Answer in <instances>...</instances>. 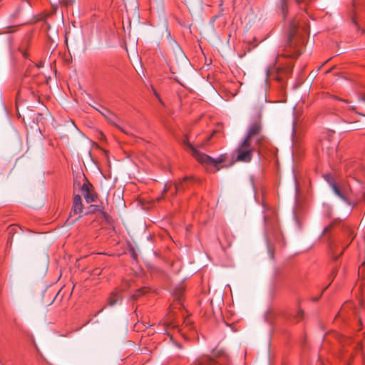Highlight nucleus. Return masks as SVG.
Instances as JSON below:
<instances>
[{
	"label": "nucleus",
	"instance_id": "nucleus-1",
	"mask_svg": "<svg viewBox=\"0 0 365 365\" xmlns=\"http://www.w3.org/2000/svg\"><path fill=\"white\" fill-rule=\"evenodd\" d=\"M305 36L302 34L294 24H292L284 44L281 46L278 56L297 58L305 44Z\"/></svg>",
	"mask_w": 365,
	"mask_h": 365
},
{
	"label": "nucleus",
	"instance_id": "nucleus-2",
	"mask_svg": "<svg viewBox=\"0 0 365 365\" xmlns=\"http://www.w3.org/2000/svg\"><path fill=\"white\" fill-rule=\"evenodd\" d=\"M255 150V146L252 144V140L244 138L233 150L232 155L236 161L247 163L252 160Z\"/></svg>",
	"mask_w": 365,
	"mask_h": 365
},
{
	"label": "nucleus",
	"instance_id": "nucleus-3",
	"mask_svg": "<svg viewBox=\"0 0 365 365\" xmlns=\"http://www.w3.org/2000/svg\"><path fill=\"white\" fill-rule=\"evenodd\" d=\"M185 149L188 150L192 155L196 159V160L200 164L212 165L217 166L221 163L222 160L221 159H213L210 156L200 152L195 147H194L190 142L188 137L186 135L182 141Z\"/></svg>",
	"mask_w": 365,
	"mask_h": 365
},
{
	"label": "nucleus",
	"instance_id": "nucleus-4",
	"mask_svg": "<svg viewBox=\"0 0 365 365\" xmlns=\"http://www.w3.org/2000/svg\"><path fill=\"white\" fill-rule=\"evenodd\" d=\"M324 178L329 183L334 194L345 202L349 203L348 190L344 187H339L331 174L324 175Z\"/></svg>",
	"mask_w": 365,
	"mask_h": 365
},
{
	"label": "nucleus",
	"instance_id": "nucleus-5",
	"mask_svg": "<svg viewBox=\"0 0 365 365\" xmlns=\"http://www.w3.org/2000/svg\"><path fill=\"white\" fill-rule=\"evenodd\" d=\"M83 182L79 187L80 191L87 203L96 202L98 195L94 191L93 185L86 178H83Z\"/></svg>",
	"mask_w": 365,
	"mask_h": 365
},
{
	"label": "nucleus",
	"instance_id": "nucleus-6",
	"mask_svg": "<svg viewBox=\"0 0 365 365\" xmlns=\"http://www.w3.org/2000/svg\"><path fill=\"white\" fill-rule=\"evenodd\" d=\"M320 144L322 150L328 156L333 157L336 153L337 142L331 140L329 137H324L321 139Z\"/></svg>",
	"mask_w": 365,
	"mask_h": 365
},
{
	"label": "nucleus",
	"instance_id": "nucleus-7",
	"mask_svg": "<svg viewBox=\"0 0 365 365\" xmlns=\"http://www.w3.org/2000/svg\"><path fill=\"white\" fill-rule=\"evenodd\" d=\"M100 113L104 116V118L108 120L109 123L116 127L123 133H125L127 135L130 134L128 131H127L118 124L119 120L118 118L114 113H111L110 111L106 108H103V111H100Z\"/></svg>",
	"mask_w": 365,
	"mask_h": 365
},
{
	"label": "nucleus",
	"instance_id": "nucleus-8",
	"mask_svg": "<svg viewBox=\"0 0 365 365\" xmlns=\"http://www.w3.org/2000/svg\"><path fill=\"white\" fill-rule=\"evenodd\" d=\"M262 129V128L260 119L255 120L250 125L245 138L248 139L249 140H252L253 137L260 134Z\"/></svg>",
	"mask_w": 365,
	"mask_h": 365
},
{
	"label": "nucleus",
	"instance_id": "nucleus-9",
	"mask_svg": "<svg viewBox=\"0 0 365 365\" xmlns=\"http://www.w3.org/2000/svg\"><path fill=\"white\" fill-rule=\"evenodd\" d=\"M83 209V205L82 203L81 196L78 194H74L70 217H71L73 215H80L82 212Z\"/></svg>",
	"mask_w": 365,
	"mask_h": 365
},
{
	"label": "nucleus",
	"instance_id": "nucleus-10",
	"mask_svg": "<svg viewBox=\"0 0 365 365\" xmlns=\"http://www.w3.org/2000/svg\"><path fill=\"white\" fill-rule=\"evenodd\" d=\"M211 357L214 358L215 361H217V359L224 360L225 361L229 360V356L225 351V350L217 347L215 348L212 350V355L211 356Z\"/></svg>",
	"mask_w": 365,
	"mask_h": 365
},
{
	"label": "nucleus",
	"instance_id": "nucleus-11",
	"mask_svg": "<svg viewBox=\"0 0 365 365\" xmlns=\"http://www.w3.org/2000/svg\"><path fill=\"white\" fill-rule=\"evenodd\" d=\"M120 299H121V297L120 296L119 293L118 292L115 291L110 294V295L108 299V304L110 306H114Z\"/></svg>",
	"mask_w": 365,
	"mask_h": 365
},
{
	"label": "nucleus",
	"instance_id": "nucleus-12",
	"mask_svg": "<svg viewBox=\"0 0 365 365\" xmlns=\"http://www.w3.org/2000/svg\"><path fill=\"white\" fill-rule=\"evenodd\" d=\"M277 75L276 76V79L277 81H282L283 78L282 75L284 73L285 75H288L291 72L290 68H277Z\"/></svg>",
	"mask_w": 365,
	"mask_h": 365
},
{
	"label": "nucleus",
	"instance_id": "nucleus-13",
	"mask_svg": "<svg viewBox=\"0 0 365 365\" xmlns=\"http://www.w3.org/2000/svg\"><path fill=\"white\" fill-rule=\"evenodd\" d=\"M190 178H185L180 183L175 185V193L176 194H178L181 190H184L185 188V185H186L187 181Z\"/></svg>",
	"mask_w": 365,
	"mask_h": 365
},
{
	"label": "nucleus",
	"instance_id": "nucleus-14",
	"mask_svg": "<svg viewBox=\"0 0 365 365\" xmlns=\"http://www.w3.org/2000/svg\"><path fill=\"white\" fill-rule=\"evenodd\" d=\"M339 223V221L335 220L332 221L329 225L326 226L322 232L323 235H326L330 232L333 227Z\"/></svg>",
	"mask_w": 365,
	"mask_h": 365
},
{
	"label": "nucleus",
	"instance_id": "nucleus-15",
	"mask_svg": "<svg viewBox=\"0 0 365 365\" xmlns=\"http://www.w3.org/2000/svg\"><path fill=\"white\" fill-rule=\"evenodd\" d=\"M280 1V8L283 14V16L285 17L288 12V1L287 0H279Z\"/></svg>",
	"mask_w": 365,
	"mask_h": 365
},
{
	"label": "nucleus",
	"instance_id": "nucleus-16",
	"mask_svg": "<svg viewBox=\"0 0 365 365\" xmlns=\"http://www.w3.org/2000/svg\"><path fill=\"white\" fill-rule=\"evenodd\" d=\"M147 292H148L147 287H143V288L139 289L136 290L135 292L132 295V298L133 299H137L140 296L145 294Z\"/></svg>",
	"mask_w": 365,
	"mask_h": 365
},
{
	"label": "nucleus",
	"instance_id": "nucleus-17",
	"mask_svg": "<svg viewBox=\"0 0 365 365\" xmlns=\"http://www.w3.org/2000/svg\"><path fill=\"white\" fill-rule=\"evenodd\" d=\"M313 0H296V3L299 5L300 7H306L307 5H309Z\"/></svg>",
	"mask_w": 365,
	"mask_h": 365
},
{
	"label": "nucleus",
	"instance_id": "nucleus-18",
	"mask_svg": "<svg viewBox=\"0 0 365 365\" xmlns=\"http://www.w3.org/2000/svg\"><path fill=\"white\" fill-rule=\"evenodd\" d=\"M257 136V139L255 140V144L258 145H262L265 141V137L262 135L259 134Z\"/></svg>",
	"mask_w": 365,
	"mask_h": 365
},
{
	"label": "nucleus",
	"instance_id": "nucleus-19",
	"mask_svg": "<svg viewBox=\"0 0 365 365\" xmlns=\"http://www.w3.org/2000/svg\"><path fill=\"white\" fill-rule=\"evenodd\" d=\"M304 317V312L302 309H299L295 315V318L297 322L302 320Z\"/></svg>",
	"mask_w": 365,
	"mask_h": 365
},
{
	"label": "nucleus",
	"instance_id": "nucleus-20",
	"mask_svg": "<svg viewBox=\"0 0 365 365\" xmlns=\"http://www.w3.org/2000/svg\"><path fill=\"white\" fill-rule=\"evenodd\" d=\"M350 168H351L350 165H349V164H346V169L347 172H349V176L353 175V178H354L357 179L358 176H357V175H356V174L352 173V172H351V171H349V170Z\"/></svg>",
	"mask_w": 365,
	"mask_h": 365
},
{
	"label": "nucleus",
	"instance_id": "nucleus-21",
	"mask_svg": "<svg viewBox=\"0 0 365 365\" xmlns=\"http://www.w3.org/2000/svg\"><path fill=\"white\" fill-rule=\"evenodd\" d=\"M169 189H170V186H168V185H165V188L163 192V195H162V197H158L157 199L158 201L160 200L161 199H163L164 197L165 194L168 191Z\"/></svg>",
	"mask_w": 365,
	"mask_h": 365
},
{
	"label": "nucleus",
	"instance_id": "nucleus-22",
	"mask_svg": "<svg viewBox=\"0 0 365 365\" xmlns=\"http://www.w3.org/2000/svg\"><path fill=\"white\" fill-rule=\"evenodd\" d=\"M336 275V269H333L330 274V276L329 277L331 278V279H333L335 276Z\"/></svg>",
	"mask_w": 365,
	"mask_h": 365
},
{
	"label": "nucleus",
	"instance_id": "nucleus-23",
	"mask_svg": "<svg viewBox=\"0 0 365 365\" xmlns=\"http://www.w3.org/2000/svg\"><path fill=\"white\" fill-rule=\"evenodd\" d=\"M347 110L356 111V107L354 106H349Z\"/></svg>",
	"mask_w": 365,
	"mask_h": 365
},
{
	"label": "nucleus",
	"instance_id": "nucleus-24",
	"mask_svg": "<svg viewBox=\"0 0 365 365\" xmlns=\"http://www.w3.org/2000/svg\"><path fill=\"white\" fill-rule=\"evenodd\" d=\"M359 101H363L365 103V93L363 95H361L359 98Z\"/></svg>",
	"mask_w": 365,
	"mask_h": 365
},
{
	"label": "nucleus",
	"instance_id": "nucleus-25",
	"mask_svg": "<svg viewBox=\"0 0 365 365\" xmlns=\"http://www.w3.org/2000/svg\"><path fill=\"white\" fill-rule=\"evenodd\" d=\"M174 344L178 348V349H182V346L180 344L178 343V342H173Z\"/></svg>",
	"mask_w": 365,
	"mask_h": 365
},
{
	"label": "nucleus",
	"instance_id": "nucleus-26",
	"mask_svg": "<svg viewBox=\"0 0 365 365\" xmlns=\"http://www.w3.org/2000/svg\"><path fill=\"white\" fill-rule=\"evenodd\" d=\"M267 76H271V70L269 68L267 69Z\"/></svg>",
	"mask_w": 365,
	"mask_h": 365
},
{
	"label": "nucleus",
	"instance_id": "nucleus-27",
	"mask_svg": "<svg viewBox=\"0 0 365 365\" xmlns=\"http://www.w3.org/2000/svg\"><path fill=\"white\" fill-rule=\"evenodd\" d=\"M43 63L42 62H40L36 66H37L38 68H41V67H43Z\"/></svg>",
	"mask_w": 365,
	"mask_h": 365
},
{
	"label": "nucleus",
	"instance_id": "nucleus-28",
	"mask_svg": "<svg viewBox=\"0 0 365 365\" xmlns=\"http://www.w3.org/2000/svg\"><path fill=\"white\" fill-rule=\"evenodd\" d=\"M337 100H339L340 101H342V102H344L346 103H349V102L346 100H344V99H341V98H337Z\"/></svg>",
	"mask_w": 365,
	"mask_h": 365
},
{
	"label": "nucleus",
	"instance_id": "nucleus-29",
	"mask_svg": "<svg viewBox=\"0 0 365 365\" xmlns=\"http://www.w3.org/2000/svg\"><path fill=\"white\" fill-rule=\"evenodd\" d=\"M210 138H211V136L207 138L205 143H207L210 140Z\"/></svg>",
	"mask_w": 365,
	"mask_h": 365
},
{
	"label": "nucleus",
	"instance_id": "nucleus-30",
	"mask_svg": "<svg viewBox=\"0 0 365 365\" xmlns=\"http://www.w3.org/2000/svg\"><path fill=\"white\" fill-rule=\"evenodd\" d=\"M76 185H77L76 182H74V188L76 187Z\"/></svg>",
	"mask_w": 365,
	"mask_h": 365
},
{
	"label": "nucleus",
	"instance_id": "nucleus-31",
	"mask_svg": "<svg viewBox=\"0 0 365 365\" xmlns=\"http://www.w3.org/2000/svg\"><path fill=\"white\" fill-rule=\"evenodd\" d=\"M81 217V215L78 216V217L75 220V221Z\"/></svg>",
	"mask_w": 365,
	"mask_h": 365
},
{
	"label": "nucleus",
	"instance_id": "nucleus-32",
	"mask_svg": "<svg viewBox=\"0 0 365 365\" xmlns=\"http://www.w3.org/2000/svg\"><path fill=\"white\" fill-rule=\"evenodd\" d=\"M363 32L365 33V30H363Z\"/></svg>",
	"mask_w": 365,
	"mask_h": 365
}]
</instances>
